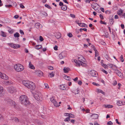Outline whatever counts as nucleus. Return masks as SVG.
Returning a JSON list of instances; mask_svg holds the SVG:
<instances>
[{"label":"nucleus","mask_w":125,"mask_h":125,"mask_svg":"<svg viewBox=\"0 0 125 125\" xmlns=\"http://www.w3.org/2000/svg\"><path fill=\"white\" fill-rule=\"evenodd\" d=\"M23 84L28 88L31 90L34 89L36 86L35 84L32 82L26 80H23L22 81Z\"/></svg>","instance_id":"obj_1"},{"label":"nucleus","mask_w":125,"mask_h":125,"mask_svg":"<svg viewBox=\"0 0 125 125\" xmlns=\"http://www.w3.org/2000/svg\"><path fill=\"white\" fill-rule=\"evenodd\" d=\"M20 100L21 103L25 106L29 105L30 103L28 100L27 96L25 95H22L20 98Z\"/></svg>","instance_id":"obj_2"},{"label":"nucleus","mask_w":125,"mask_h":125,"mask_svg":"<svg viewBox=\"0 0 125 125\" xmlns=\"http://www.w3.org/2000/svg\"><path fill=\"white\" fill-rule=\"evenodd\" d=\"M80 58V57L78 58V60H74V62L77 64L76 65L77 66V65L78 66H80L81 65L83 66H86V64L83 62L82 61V60Z\"/></svg>","instance_id":"obj_3"},{"label":"nucleus","mask_w":125,"mask_h":125,"mask_svg":"<svg viewBox=\"0 0 125 125\" xmlns=\"http://www.w3.org/2000/svg\"><path fill=\"white\" fill-rule=\"evenodd\" d=\"M14 67L15 70L18 72L21 71L24 69L23 66L20 64L15 65H14Z\"/></svg>","instance_id":"obj_4"},{"label":"nucleus","mask_w":125,"mask_h":125,"mask_svg":"<svg viewBox=\"0 0 125 125\" xmlns=\"http://www.w3.org/2000/svg\"><path fill=\"white\" fill-rule=\"evenodd\" d=\"M33 95L34 98L38 101H40L42 98L41 94L39 92H36L35 93H33Z\"/></svg>","instance_id":"obj_5"},{"label":"nucleus","mask_w":125,"mask_h":125,"mask_svg":"<svg viewBox=\"0 0 125 125\" xmlns=\"http://www.w3.org/2000/svg\"><path fill=\"white\" fill-rule=\"evenodd\" d=\"M115 73L119 76L122 78L123 77V74L119 70L116 69H115Z\"/></svg>","instance_id":"obj_6"},{"label":"nucleus","mask_w":125,"mask_h":125,"mask_svg":"<svg viewBox=\"0 0 125 125\" xmlns=\"http://www.w3.org/2000/svg\"><path fill=\"white\" fill-rule=\"evenodd\" d=\"M0 76L1 78L3 79L7 80L8 77L4 73H2L0 72Z\"/></svg>","instance_id":"obj_7"},{"label":"nucleus","mask_w":125,"mask_h":125,"mask_svg":"<svg viewBox=\"0 0 125 125\" xmlns=\"http://www.w3.org/2000/svg\"><path fill=\"white\" fill-rule=\"evenodd\" d=\"M50 100L52 103L53 104L54 106L56 107L59 106L57 102L54 99V97H52L50 99Z\"/></svg>","instance_id":"obj_8"},{"label":"nucleus","mask_w":125,"mask_h":125,"mask_svg":"<svg viewBox=\"0 0 125 125\" xmlns=\"http://www.w3.org/2000/svg\"><path fill=\"white\" fill-rule=\"evenodd\" d=\"M10 93H13L16 92L15 88L13 87H11L8 89Z\"/></svg>","instance_id":"obj_9"},{"label":"nucleus","mask_w":125,"mask_h":125,"mask_svg":"<svg viewBox=\"0 0 125 125\" xmlns=\"http://www.w3.org/2000/svg\"><path fill=\"white\" fill-rule=\"evenodd\" d=\"M96 72L93 70H92L89 72V74L91 76H96Z\"/></svg>","instance_id":"obj_10"},{"label":"nucleus","mask_w":125,"mask_h":125,"mask_svg":"<svg viewBox=\"0 0 125 125\" xmlns=\"http://www.w3.org/2000/svg\"><path fill=\"white\" fill-rule=\"evenodd\" d=\"M36 74L39 76H42L43 75L42 72L39 70H37L35 72Z\"/></svg>","instance_id":"obj_11"},{"label":"nucleus","mask_w":125,"mask_h":125,"mask_svg":"<svg viewBox=\"0 0 125 125\" xmlns=\"http://www.w3.org/2000/svg\"><path fill=\"white\" fill-rule=\"evenodd\" d=\"M4 94V92L3 91V88L0 86V97L3 95Z\"/></svg>","instance_id":"obj_12"},{"label":"nucleus","mask_w":125,"mask_h":125,"mask_svg":"<svg viewBox=\"0 0 125 125\" xmlns=\"http://www.w3.org/2000/svg\"><path fill=\"white\" fill-rule=\"evenodd\" d=\"M8 104L9 105L12 106L15 104V102L13 101L10 99H9L8 100L7 102Z\"/></svg>","instance_id":"obj_13"},{"label":"nucleus","mask_w":125,"mask_h":125,"mask_svg":"<svg viewBox=\"0 0 125 125\" xmlns=\"http://www.w3.org/2000/svg\"><path fill=\"white\" fill-rule=\"evenodd\" d=\"M35 26L37 29H39L42 27V25L38 22L35 24Z\"/></svg>","instance_id":"obj_14"},{"label":"nucleus","mask_w":125,"mask_h":125,"mask_svg":"<svg viewBox=\"0 0 125 125\" xmlns=\"http://www.w3.org/2000/svg\"><path fill=\"white\" fill-rule=\"evenodd\" d=\"M108 65L109 67L115 70L116 68V66L113 64H108Z\"/></svg>","instance_id":"obj_15"},{"label":"nucleus","mask_w":125,"mask_h":125,"mask_svg":"<svg viewBox=\"0 0 125 125\" xmlns=\"http://www.w3.org/2000/svg\"><path fill=\"white\" fill-rule=\"evenodd\" d=\"M91 116L92 117V119H96L98 118V115L97 114H92Z\"/></svg>","instance_id":"obj_16"},{"label":"nucleus","mask_w":125,"mask_h":125,"mask_svg":"<svg viewBox=\"0 0 125 125\" xmlns=\"http://www.w3.org/2000/svg\"><path fill=\"white\" fill-rule=\"evenodd\" d=\"M64 55V53L62 52L59 54V56L60 59H62L65 56Z\"/></svg>","instance_id":"obj_17"},{"label":"nucleus","mask_w":125,"mask_h":125,"mask_svg":"<svg viewBox=\"0 0 125 125\" xmlns=\"http://www.w3.org/2000/svg\"><path fill=\"white\" fill-rule=\"evenodd\" d=\"M29 67L30 68L33 69H35L34 66L31 63V62H29Z\"/></svg>","instance_id":"obj_18"},{"label":"nucleus","mask_w":125,"mask_h":125,"mask_svg":"<svg viewBox=\"0 0 125 125\" xmlns=\"http://www.w3.org/2000/svg\"><path fill=\"white\" fill-rule=\"evenodd\" d=\"M34 47L36 49L39 50L40 49L42 48V46L41 45H36Z\"/></svg>","instance_id":"obj_19"},{"label":"nucleus","mask_w":125,"mask_h":125,"mask_svg":"<svg viewBox=\"0 0 125 125\" xmlns=\"http://www.w3.org/2000/svg\"><path fill=\"white\" fill-rule=\"evenodd\" d=\"M4 83L6 84H11L12 83V82L10 80L8 81H5L4 82Z\"/></svg>","instance_id":"obj_20"},{"label":"nucleus","mask_w":125,"mask_h":125,"mask_svg":"<svg viewBox=\"0 0 125 125\" xmlns=\"http://www.w3.org/2000/svg\"><path fill=\"white\" fill-rule=\"evenodd\" d=\"M104 106L106 108H111L113 107V106L110 105H104Z\"/></svg>","instance_id":"obj_21"},{"label":"nucleus","mask_w":125,"mask_h":125,"mask_svg":"<svg viewBox=\"0 0 125 125\" xmlns=\"http://www.w3.org/2000/svg\"><path fill=\"white\" fill-rule=\"evenodd\" d=\"M70 68H64L63 69V70L64 71V72L65 73H68L69 71Z\"/></svg>","instance_id":"obj_22"},{"label":"nucleus","mask_w":125,"mask_h":125,"mask_svg":"<svg viewBox=\"0 0 125 125\" xmlns=\"http://www.w3.org/2000/svg\"><path fill=\"white\" fill-rule=\"evenodd\" d=\"M64 78L66 80L68 81H70L71 80V78L68 76L67 75H64L63 76Z\"/></svg>","instance_id":"obj_23"},{"label":"nucleus","mask_w":125,"mask_h":125,"mask_svg":"<svg viewBox=\"0 0 125 125\" xmlns=\"http://www.w3.org/2000/svg\"><path fill=\"white\" fill-rule=\"evenodd\" d=\"M61 8L62 10H66L67 9V7L66 5H63L61 6Z\"/></svg>","instance_id":"obj_24"},{"label":"nucleus","mask_w":125,"mask_h":125,"mask_svg":"<svg viewBox=\"0 0 125 125\" xmlns=\"http://www.w3.org/2000/svg\"><path fill=\"white\" fill-rule=\"evenodd\" d=\"M123 11L121 10L120 9V10L118 11L117 12V14L119 15H121L123 13Z\"/></svg>","instance_id":"obj_25"},{"label":"nucleus","mask_w":125,"mask_h":125,"mask_svg":"<svg viewBox=\"0 0 125 125\" xmlns=\"http://www.w3.org/2000/svg\"><path fill=\"white\" fill-rule=\"evenodd\" d=\"M117 104L119 106L122 105H123L122 102L121 101H118L117 102Z\"/></svg>","instance_id":"obj_26"},{"label":"nucleus","mask_w":125,"mask_h":125,"mask_svg":"<svg viewBox=\"0 0 125 125\" xmlns=\"http://www.w3.org/2000/svg\"><path fill=\"white\" fill-rule=\"evenodd\" d=\"M10 119L11 120H13L16 122H18L19 121L18 119L16 117L11 118Z\"/></svg>","instance_id":"obj_27"},{"label":"nucleus","mask_w":125,"mask_h":125,"mask_svg":"<svg viewBox=\"0 0 125 125\" xmlns=\"http://www.w3.org/2000/svg\"><path fill=\"white\" fill-rule=\"evenodd\" d=\"M60 89L62 90H64L66 89L65 87L63 85H60Z\"/></svg>","instance_id":"obj_28"},{"label":"nucleus","mask_w":125,"mask_h":125,"mask_svg":"<svg viewBox=\"0 0 125 125\" xmlns=\"http://www.w3.org/2000/svg\"><path fill=\"white\" fill-rule=\"evenodd\" d=\"M14 36L15 37L18 38L20 36V34L16 32L14 34Z\"/></svg>","instance_id":"obj_29"},{"label":"nucleus","mask_w":125,"mask_h":125,"mask_svg":"<svg viewBox=\"0 0 125 125\" xmlns=\"http://www.w3.org/2000/svg\"><path fill=\"white\" fill-rule=\"evenodd\" d=\"M61 37V34L59 33L55 36V37L57 39H59Z\"/></svg>","instance_id":"obj_30"},{"label":"nucleus","mask_w":125,"mask_h":125,"mask_svg":"<svg viewBox=\"0 0 125 125\" xmlns=\"http://www.w3.org/2000/svg\"><path fill=\"white\" fill-rule=\"evenodd\" d=\"M80 26L82 27H87V26L86 24L84 23H82V24L80 25Z\"/></svg>","instance_id":"obj_31"},{"label":"nucleus","mask_w":125,"mask_h":125,"mask_svg":"<svg viewBox=\"0 0 125 125\" xmlns=\"http://www.w3.org/2000/svg\"><path fill=\"white\" fill-rule=\"evenodd\" d=\"M97 91L98 93H100L103 94H104V92H103L102 90H101L99 89H97Z\"/></svg>","instance_id":"obj_32"},{"label":"nucleus","mask_w":125,"mask_h":125,"mask_svg":"<svg viewBox=\"0 0 125 125\" xmlns=\"http://www.w3.org/2000/svg\"><path fill=\"white\" fill-rule=\"evenodd\" d=\"M14 49H17L18 48H19L20 47V46L18 44H14Z\"/></svg>","instance_id":"obj_33"},{"label":"nucleus","mask_w":125,"mask_h":125,"mask_svg":"<svg viewBox=\"0 0 125 125\" xmlns=\"http://www.w3.org/2000/svg\"><path fill=\"white\" fill-rule=\"evenodd\" d=\"M1 35L2 36L4 37H6V33L3 31H1Z\"/></svg>","instance_id":"obj_34"},{"label":"nucleus","mask_w":125,"mask_h":125,"mask_svg":"<svg viewBox=\"0 0 125 125\" xmlns=\"http://www.w3.org/2000/svg\"><path fill=\"white\" fill-rule=\"evenodd\" d=\"M70 120V117H69L66 118H65L64 120V121L65 122H68Z\"/></svg>","instance_id":"obj_35"},{"label":"nucleus","mask_w":125,"mask_h":125,"mask_svg":"<svg viewBox=\"0 0 125 125\" xmlns=\"http://www.w3.org/2000/svg\"><path fill=\"white\" fill-rule=\"evenodd\" d=\"M41 13L44 16H46L47 15V13L44 11H42L41 12Z\"/></svg>","instance_id":"obj_36"},{"label":"nucleus","mask_w":125,"mask_h":125,"mask_svg":"<svg viewBox=\"0 0 125 125\" xmlns=\"http://www.w3.org/2000/svg\"><path fill=\"white\" fill-rule=\"evenodd\" d=\"M9 45L11 47L14 48V44H13L12 43H9Z\"/></svg>","instance_id":"obj_37"},{"label":"nucleus","mask_w":125,"mask_h":125,"mask_svg":"<svg viewBox=\"0 0 125 125\" xmlns=\"http://www.w3.org/2000/svg\"><path fill=\"white\" fill-rule=\"evenodd\" d=\"M44 85L45 87V88H46L47 89H48L49 88V87L48 86V84L47 83H45L44 84Z\"/></svg>","instance_id":"obj_38"},{"label":"nucleus","mask_w":125,"mask_h":125,"mask_svg":"<svg viewBox=\"0 0 125 125\" xmlns=\"http://www.w3.org/2000/svg\"><path fill=\"white\" fill-rule=\"evenodd\" d=\"M114 20V19H113V18H112L110 20V24H111L112 25L113 24L114 22V21H113Z\"/></svg>","instance_id":"obj_39"},{"label":"nucleus","mask_w":125,"mask_h":125,"mask_svg":"<svg viewBox=\"0 0 125 125\" xmlns=\"http://www.w3.org/2000/svg\"><path fill=\"white\" fill-rule=\"evenodd\" d=\"M50 77H53L54 76V74L53 73V72L50 73Z\"/></svg>","instance_id":"obj_40"},{"label":"nucleus","mask_w":125,"mask_h":125,"mask_svg":"<svg viewBox=\"0 0 125 125\" xmlns=\"http://www.w3.org/2000/svg\"><path fill=\"white\" fill-rule=\"evenodd\" d=\"M120 60L122 62H123L124 61V60L123 59V56L122 55H121L120 57Z\"/></svg>","instance_id":"obj_41"},{"label":"nucleus","mask_w":125,"mask_h":125,"mask_svg":"<svg viewBox=\"0 0 125 125\" xmlns=\"http://www.w3.org/2000/svg\"><path fill=\"white\" fill-rule=\"evenodd\" d=\"M70 115H69V117L72 118H74V115L71 113H70Z\"/></svg>","instance_id":"obj_42"},{"label":"nucleus","mask_w":125,"mask_h":125,"mask_svg":"<svg viewBox=\"0 0 125 125\" xmlns=\"http://www.w3.org/2000/svg\"><path fill=\"white\" fill-rule=\"evenodd\" d=\"M107 124L109 125H112L113 124V123L111 121H109L107 122Z\"/></svg>","instance_id":"obj_43"},{"label":"nucleus","mask_w":125,"mask_h":125,"mask_svg":"<svg viewBox=\"0 0 125 125\" xmlns=\"http://www.w3.org/2000/svg\"><path fill=\"white\" fill-rule=\"evenodd\" d=\"M45 6L47 8H48L49 9H51V7H50V6L49 5H48L47 4H46L45 5Z\"/></svg>","instance_id":"obj_44"},{"label":"nucleus","mask_w":125,"mask_h":125,"mask_svg":"<svg viewBox=\"0 0 125 125\" xmlns=\"http://www.w3.org/2000/svg\"><path fill=\"white\" fill-rule=\"evenodd\" d=\"M95 57H96L98 55V52L97 51H96L95 52Z\"/></svg>","instance_id":"obj_45"},{"label":"nucleus","mask_w":125,"mask_h":125,"mask_svg":"<svg viewBox=\"0 0 125 125\" xmlns=\"http://www.w3.org/2000/svg\"><path fill=\"white\" fill-rule=\"evenodd\" d=\"M20 7L22 9H24L25 8V7L22 4H20Z\"/></svg>","instance_id":"obj_46"},{"label":"nucleus","mask_w":125,"mask_h":125,"mask_svg":"<svg viewBox=\"0 0 125 125\" xmlns=\"http://www.w3.org/2000/svg\"><path fill=\"white\" fill-rule=\"evenodd\" d=\"M70 16L73 18H75V15L73 14H70Z\"/></svg>","instance_id":"obj_47"},{"label":"nucleus","mask_w":125,"mask_h":125,"mask_svg":"<svg viewBox=\"0 0 125 125\" xmlns=\"http://www.w3.org/2000/svg\"><path fill=\"white\" fill-rule=\"evenodd\" d=\"M39 38L40 40L42 42L43 41L44 39L42 36H40L39 37Z\"/></svg>","instance_id":"obj_48"},{"label":"nucleus","mask_w":125,"mask_h":125,"mask_svg":"<svg viewBox=\"0 0 125 125\" xmlns=\"http://www.w3.org/2000/svg\"><path fill=\"white\" fill-rule=\"evenodd\" d=\"M68 36L70 37H73V36L71 33H69L68 34Z\"/></svg>","instance_id":"obj_49"},{"label":"nucleus","mask_w":125,"mask_h":125,"mask_svg":"<svg viewBox=\"0 0 125 125\" xmlns=\"http://www.w3.org/2000/svg\"><path fill=\"white\" fill-rule=\"evenodd\" d=\"M100 22L101 24H106V22H103L102 21H100Z\"/></svg>","instance_id":"obj_50"},{"label":"nucleus","mask_w":125,"mask_h":125,"mask_svg":"<svg viewBox=\"0 0 125 125\" xmlns=\"http://www.w3.org/2000/svg\"><path fill=\"white\" fill-rule=\"evenodd\" d=\"M93 85H95L96 86H99V84H98L97 83L94 82H93L92 83Z\"/></svg>","instance_id":"obj_51"},{"label":"nucleus","mask_w":125,"mask_h":125,"mask_svg":"<svg viewBox=\"0 0 125 125\" xmlns=\"http://www.w3.org/2000/svg\"><path fill=\"white\" fill-rule=\"evenodd\" d=\"M100 17L101 18V20H103L104 19V18L103 16L101 14H100L99 15Z\"/></svg>","instance_id":"obj_52"},{"label":"nucleus","mask_w":125,"mask_h":125,"mask_svg":"<svg viewBox=\"0 0 125 125\" xmlns=\"http://www.w3.org/2000/svg\"><path fill=\"white\" fill-rule=\"evenodd\" d=\"M58 46L57 45H55V47H54V50L56 51L58 50Z\"/></svg>","instance_id":"obj_53"},{"label":"nucleus","mask_w":125,"mask_h":125,"mask_svg":"<svg viewBox=\"0 0 125 125\" xmlns=\"http://www.w3.org/2000/svg\"><path fill=\"white\" fill-rule=\"evenodd\" d=\"M82 82L81 81H78V83L79 85H81L82 84Z\"/></svg>","instance_id":"obj_54"},{"label":"nucleus","mask_w":125,"mask_h":125,"mask_svg":"<svg viewBox=\"0 0 125 125\" xmlns=\"http://www.w3.org/2000/svg\"><path fill=\"white\" fill-rule=\"evenodd\" d=\"M117 84V82L116 81H114L113 83V85L114 86L116 85Z\"/></svg>","instance_id":"obj_55"},{"label":"nucleus","mask_w":125,"mask_h":125,"mask_svg":"<svg viewBox=\"0 0 125 125\" xmlns=\"http://www.w3.org/2000/svg\"><path fill=\"white\" fill-rule=\"evenodd\" d=\"M19 16L18 15H15L13 17V18L15 19H17L19 17Z\"/></svg>","instance_id":"obj_56"},{"label":"nucleus","mask_w":125,"mask_h":125,"mask_svg":"<svg viewBox=\"0 0 125 125\" xmlns=\"http://www.w3.org/2000/svg\"><path fill=\"white\" fill-rule=\"evenodd\" d=\"M20 33L21 34H22V35H23L24 34V32L23 31H22V30H20Z\"/></svg>","instance_id":"obj_57"},{"label":"nucleus","mask_w":125,"mask_h":125,"mask_svg":"<svg viewBox=\"0 0 125 125\" xmlns=\"http://www.w3.org/2000/svg\"><path fill=\"white\" fill-rule=\"evenodd\" d=\"M70 113H65L64 114V115L66 116H69V115H70Z\"/></svg>","instance_id":"obj_58"},{"label":"nucleus","mask_w":125,"mask_h":125,"mask_svg":"<svg viewBox=\"0 0 125 125\" xmlns=\"http://www.w3.org/2000/svg\"><path fill=\"white\" fill-rule=\"evenodd\" d=\"M59 5L60 6H62L63 5V3L61 1H60L59 2Z\"/></svg>","instance_id":"obj_59"},{"label":"nucleus","mask_w":125,"mask_h":125,"mask_svg":"<svg viewBox=\"0 0 125 125\" xmlns=\"http://www.w3.org/2000/svg\"><path fill=\"white\" fill-rule=\"evenodd\" d=\"M105 12V13L106 14H107H107H110L111 13V12H110V11H108V10H107Z\"/></svg>","instance_id":"obj_60"},{"label":"nucleus","mask_w":125,"mask_h":125,"mask_svg":"<svg viewBox=\"0 0 125 125\" xmlns=\"http://www.w3.org/2000/svg\"><path fill=\"white\" fill-rule=\"evenodd\" d=\"M102 71L106 74H107L108 73V72L104 70H102Z\"/></svg>","instance_id":"obj_61"},{"label":"nucleus","mask_w":125,"mask_h":125,"mask_svg":"<svg viewBox=\"0 0 125 125\" xmlns=\"http://www.w3.org/2000/svg\"><path fill=\"white\" fill-rule=\"evenodd\" d=\"M115 121L116 122V123H117L119 125H120L121 123H119L118 121V120L117 119H116Z\"/></svg>","instance_id":"obj_62"},{"label":"nucleus","mask_w":125,"mask_h":125,"mask_svg":"<svg viewBox=\"0 0 125 125\" xmlns=\"http://www.w3.org/2000/svg\"><path fill=\"white\" fill-rule=\"evenodd\" d=\"M100 10H101V11H102L103 12H104V10L103 8H100Z\"/></svg>","instance_id":"obj_63"},{"label":"nucleus","mask_w":125,"mask_h":125,"mask_svg":"<svg viewBox=\"0 0 125 125\" xmlns=\"http://www.w3.org/2000/svg\"><path fill=\"white\" fill-rule=\"evenodd\" d=\"M49 69L51 70H52L53 69V68L52 67L50 66L49 67Z\"/></svg>","instance_id":"obj_64"}]
</instances>
